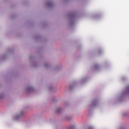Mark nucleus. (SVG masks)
I'll list each match as a JSON object with an SVG mask.
<instances>
[{
	"label": "nucleus",
	"instance_id": "1",
	"mask_svg": "<svg viewBox=\"0 0 129 129\" xmlns=\"http://www.w3.org/2000/svg\"><path fill=\"white\" fill-rule=\"evenodd\" d=\"M73 128H74V127L73 126H71L69 128V129H73Z\"/></svg>",
	"mask_w": 129,
	"mask_h": 129
},
{
	"label": "nucleus",
	"instance_id": "3",
	"mask_svg": "<svg viewBox=\"0 0 129 129\" xmlns=\"http://www.w3.org/2000/svg\"><path fill=\"white\" fill-rule=\"evenodd\" d=\"M127 89H128V90H129V87H128Z\"/></svg>",
	"mask_w": 129,
	"mask_h": 129
},
{
	"label": "nucleus",
	"instance_id": "2",
	"mask_svg": "<svg viewBox=\"0 0 129 129\" xmlns=\"http://www.w3.org/2000/svg\"><path fill=\"white\" fill-rule=\"evenodd\" d=\"M88 129H93V127H92V126H90L88 128Z\"/></svg>",
	"mask_w": 129,
	"mask_h": 129
}]
</instances>
